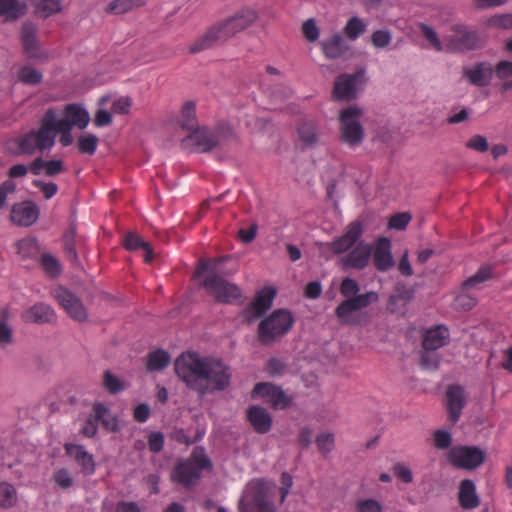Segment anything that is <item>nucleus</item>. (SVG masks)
Segmentation results:
<instances>
[{"mask_svg": "<svg viewBox=\"0 0 512 512\" xmlns=\"http://www.w3.org/2000/svg\"><path fill=\"white\" fill-rule=\"evenodd\" d=\"M174 370L189 389L201 395L224 390L230 384L229 368L219 359L204 354H179Z\"/></svg>", "mask_w": 512, "mask_h": 512, "instance_id": "f257e3e1", "label": "nucleus"}, {"mask_svg": "<svg viewBox=\"0 0 512 512\" xmlns=\"http://www.w3.org/2000/svg\"><path fill=\"white\" fill-rule=\"evenodd\" d=\"M259 18L260 14L255 8L250 6L241 7L230 16L210 26L203 35L190 44L189 52L196 54L212 48L218 43L223 44L254 26Z\"/></svg>", "mask_w": 512, "mask_h": 512, "instance_id": "f03ea898", "label": "nucleus"}, {"mask_svg": "<svg viewBox=\"0 0 512 512\" xmlns=\"http://www.w3.org/2000/svg\"><path fill=\"white\" fill-rule=\"evenodd\" d=\"M236 138L233 126L225 121L218 122L213 128L198 127L182 140L185 145L191 142L197 152L207 153Z\"/></svg>", "mask_w": 512, "mask_h": 512, "instance_id": "7ed1b4c3", "label": "nucleus"}, {"mask_svg": "<svg viewBox=\"0 0 512 512\" xmlns=\"http://www.w3.org/2000/svg\"><path fill=\"white\" fill-rule=\"evenodd\" d=\"M274 485L264 479L250 481L239 500V512H275Z\"/></svg>", "mask_w": 512, "mask_h": 512, "instance_id": "20e7f679", "label": "nucleus"}, {"mask_svg": "<svg viewBox=\"0 0 512 512\" xmlns=\"http://www.w3.org/2000/svg\"><path fill=\"white\" fill-rule=\"evenodd\" d=\"M52 125L53 109L49 108L41 118L38 130H31L15 139V143L18 145L16 154L33 155L37 150L43 152L51 149L53 147Z\"/></svg>", "mask_w": 512, "mask_h": 512, "instance_id": "39448f33", "label": "nucleus"}, {"mask_svg": "<svg viewBox=\"0 0 512 512\" xmlns=\"http://www.w3.org/2000/svg\"><path fill=\"white\" fill-rule=\"evenodd\" d=\"M294 317L287 309H277L262 319L257 328V339L264 346L281 340L293 327Z\"/></svg>", "mask_w": 512, "mask_h": 512, "instance_id": "423d86ee", "label": "nucleus"}, {"mask_svg": "<svg viewBox=\"0 0 512 512\" xmlns=\"http://www.w3.org/2000/svg\"><path fill=\"white\" fill-rule=\"evenodd\" d=\"M210 467L211 462L205 455L204 449L195 448L189 459L175 466L171 476L173 481L190 487L200 478L202 470Z\"/></svg>", "mask_w": 512, "mask_h": 512, "instance_id": "0eeeda50", "label": "nucleus"}, {"mask_svg": "<svg viewBox=\"0 0 512 512\" xmlns=\"http://www.w3.org/2000/svg\"><path fill=\"white\" fill-rule=\"evenodd\" d=\"M363 110L356 106H349L340 110V140L349 146H358L364 138V129L360 123Z\"/></svg>", "mask_w": 512, "mask_h": 512, "instance_id": "6e6552de", "label": "nucleus"}, {"mask_svg": "<svg viewBox=\"0 0 512 512\" xmlns=\"http://www.w3.org/2000/svg\"><path fill=\"white\" fill-rule=\"evenodd\" d=\"M446 49L450 52H467L482 47L483 41L475 29L465 24H453L450 33L444 38Z\"/></svg>", "mask_w": 512, "mask_h": 512, "instance_id": "1a4fd4ad", "label": "nucleus"}, {"mask_svg": "<svg viewBox=\"0 0 512 512\" xmlns=\"http://www.w3.org/2000/svg\"><path fill=\"white\" fill-rule=\"evenodd\" d=\"M208 294L220 303H232L242 296L240 288L220 276L215 269L211 270L201 283Z\"/></svg>", "mask_w": 512, "mask_h": 512, "instance_id": "9d476101", "label": "nucleus"}, {"mask_svg": "<svg viewBox=\"0 0 512 512\" xmlns=\"http://www.w3.org/2000/svg\"><path fill=\"white\" fill-rule=\"evenodd\" d=\"M365 79V69H359L352 74H341L336 77L332 96L338 101H351L357 98V84H363Z\"/></svg>", "mask_w": 512, "mask_h": 512, "instance_id": "9b49d317", "label": "nucleus"}, {"mask_svg": "<svg viewBox=\"0 0 512 512\" xmlns=\"http://www.w3.org/2000/svg\"><path fill=\"white\" fill-rule=\"evenodd\" d=\"M448 462L454 467L472 470L485 460V452L474 446H454L447 453Z\"/></svg>", "mask_w": 512, "mask_h": 512, "instance_id": "f8f14e48", "label": "nucleus"}, {"mask_svg": "<svg viewBox=\"0 0 512 512\" xmlns=\"http://www.w3.org/2000/svg\"><path fill=\"white\" fill-rule=\"evenodd\" d=\"M319 45L323 55L329 60H348L354 57L352 46L339 31H333Z\"/></svg>", "mask_w": 512, "mask_h": 512, "instance_id": "ddd939ff", "label": "nucleus"}, {"mask_svg": "<svg viewBox=\"0 0 512 512\" xmlns=\"http://www.w3.org/2000/svg\"><path fill=\"white\" fill-rule=\"evenodd\" d=\"M276 294V289L271 286L259 290L253 301L244 309V320L251 324L260 319L272 307Z\"/></svg>", "mask_w": 512, "mask_h": 512, "instance_id": "4468645a", "label": "nucleus"}, {"mask_svg": "<svg viewBox=\"0 0 512 512\" xmlns=\"http://www.w3.org/2000/svg\"><path fill=\"white\" fill-rule=\"evenodd\" d=\"M256 396L261 397L277 410L286 409L293 402V398L286 394L281 387L268 382H260L254 386L252 397Z\"/></svg>", "mask_w": 512, "mask_h": 512, "instance_id": "2eb2a0df", "label": "nucleus"}, {"mask_svg": "<svg viewBox=\"0 0 512 512\" xmlns=\"http://www.w3.org/2000/svg\"><path fill=\"white\" fill-rule=\"evenodd\" d=\"M378 298V294L374 291L360 295L357 294L340 303L335 310V314L342 323L353 324L354 321L351 319V314L368 307L371 303L377 302Z\"/></svg>", "mask_w": 512, "mask_h": 512, "instance_id": "dca6fc26", "label": "nucleus"}, {"mask_svg": "<svg viewBox=\"0 0 512 512\" xmlns=\"http://www.w3.org/2000/svg\"><path fill=\"white\" fill-rule=\"evenodd\" d=\"M52 296L75 321L84 322L87 319L83 303L68 289L59 286L52 291Z\"/></svg>", "mask_w": 512, "mask_h": 512, "instance_id": "f3484780", "label": "nucleus"}, {"mask_svg": "<svg viewBox=\"0 0 512 512\" xmlns=\"http://www.w3.org/2000/svg\"><path fill=\"white\" fill-rule=\"evenodd\" d=\"M40 216L39 206L32 200H26L12 205L10 221L18 227H30Z\"/></svg>", "mask_w": 512, "mask_h": 512, "instance_id": "a211bd4d", "label": "nucleus"}, {"mask_svg": "<svg viewBox=\"0 0 512 512\" xmlns=\"http://www.w3.org/2000/svg\"><path fill=\"white\" fill-rule=\"evenodd\" d=\"M445 397L448 420L455 424L460 419L462 411L466 406L465 389L459 384H451L446 389Z\"/></svg>", "mask_w": 512, "mask_h": 512, "instance_id": "6ab92c4d", "label": "nucleus"}, {"mask_svg": "<svg viewBox=\"0 0 512 512\" xmlns=\"http://www.w3.org/2000/svg\"><path fill=\"white\" fill-rule=\"evenodd\" d=\"M363 233V224L361 221L356 220L351 222L346 232L339 238L330 243V247L335 254H342L347 252L359 240Z\"/></svg>", "mask_w": 512, "mask_h": 512, "instance_id": "aec40b11", "label": "nucleus"}, {"mask_svg": "<svg viewBox=\"0 0 512 512\" xmlns=\"http://www.w3.org/2000/svg\"><path fill=\"white\" fill-rule=\"evenodd\" d=\"M23 319L27 323L52 325L57 322V315L55 310L49 304L37 302L25 311Z\"/></svg>", "mask_w": 512, "mask_h": 512, "instance_id": "412c9836", "label": "nucleus"}, {"mask_svg": "<svg viewBox=\"0 0 512 512\" xmlns=\"http://www.w3.org/2000/svg\"><path fill=\"white\" fill-rule=\"evenodd\" d=\"M372 247L365 242H359L346 256L340 259L344 268L364 269L370 260Z\"/></svg>", "mask_w": 512, "mask_h": 512, "instance_id": "4be33fe9", "label": "nucleus"}, {"mask_svg": "<svg viewBox=\"0 0 512 512\" xmlns=\"http://www.w3.org/2000/svg\"><path fill=\"white\" fill-rule=\"evenodd\" d=\"M450 341V333L446 326L436 325L424 332L422 345L428 351H435L447 345Z\"/></svg>", "mask_w": 512, "mask_h": 512, "instance_id": "5701e85b", "label": "nucleus"}, {"mask_svg": "<svg viewBox=\"0 0 512 512\" xmlns=\"http://www.w3.org/2000/svg\"><path fill=\"white\" fill-rule=\"evenodd\" d=\"M373 263L378 271L386 272L394 265V259L391 253V242L388 238L378 239L373 251Z\"/></svg>", "mask_w": 512, "mask_h": 512, "instance_id": "b1692460", "label": "nucleus"}, {"mask_svg": "<svg viewBox=\"0 0 512 512\" xmlns=\"http://www.w3.org/2000/svg\"><path fill=\"white\" fill-rule=\"evenodd\" d=\"M492 75L493 68L487 62H478L473 67L463 69V76L477 87L487 86L492 79Z\"/></svg>", "mask_w": 512, "mask_h": 512, "instance_id": "393cba45", "label": "nucleus"}, {"mask_svg": "<svg viewBox=\"0 0 512 512\" xmlns=\"http://www.w3.org/2000/svg\"><path fill=\"white\" fill-rule=\"evenodd\" d=\"M57 121H64L68 123L71 128L77 127L78 129L83 130L87 127L90 121V116L85 108L79 104L73 103L65 106L63 117L61 119H57Z\"/></svg>", "mask_w": 512, "mask_h": 512, "instance_id": "a878e982", "label": "nucleus"}, {"mask_svg": "<svg viewBox=\"0 0 512 512\" xmlns=\"http://www.w3.org/2000/svg\"><path fill=\"white\" fill-rule=\"evenodd\" d=\"M247 420L259 434H266L271 430L272 417L268 411L260 406H251L246 413Z\"/></svg>", "mask_w": 512, "mask_h": 512, "instance_id": "bb28decb", "label": "nucleus"}, {"mask_svg": "<svg viewBox=\"0 0 512 512\" xmlns=\"http://www.w3.org/2000/svg\"><path fill=\"white\" fill-rule=\"evenodd\" d=\"M66 169L62 160L45 161L41 157L35 158L30 164V171L33 175H40L42 172L48 177H54Z\"/></svg>", "mask_w": 512, "mask_h": 512, "instance_id": "cd10ccee", "label": "nucleus"}, {"mask_svg": "<svg viewBox=\"0 0 512 512\" xmlns=\"http://www.w3.org/2000/svg\"><path fill=\"white\" fill-rule=\"evenodd\" d=\"M27 12L25 2L19 0H0V17L6 22H14Z\"/></svg>", "mask_w": 512, "mask_h": 512, "instance_id": "c85d7f7f", "label": "nucleus"}, {"mask_svg": "<svg viewBox=\"0 0 512 512\" xmlns=\"http://www.w3.org/2000/svg\"><path fill=\"white\" fill-rule=\"evenodd\" d=\"M93 416L97 423H101L103 428L115 432L119 428L117 417L102 403H95L92 407Z\"/></svg>", "mask_w": 512, "mask_h": 512, "instance_id": "c756f323", "label": "nucleus"}, {"mask_svg": "<svg viewBox=\"0 0 512 512\" xmlns=\"http://www.w3.org/2000/svg\"><path fill=\"white\" fill-rule=\"evenodd\" d=\"M298 136L305 147H314L320 142L319 128L313 121L303 120L297 128Z\"/></svg>", "mask_w": 512, "mask_h": 512, "instance_id": "7c9ffc66", "label": "nucleus"}, {"mask_svg": "<svg viewBox=\"0 0 512 512\" xmlns=\"http://www.w3.org/2000/svg\"><path fill=\"white\" fill-rule=\"evenodd\" d=\"M458 499L461 507L464 509H474L479 505L476 488L471 480L465 479L461 481Z\"/></svg>", "mask_w": 512, "mask_h": 512, "instance_id": "2f4dec72", "label": "nucleus"}, {"mask_svg": "<svg viewBox=\"0 0 512 512\" xmlns=\"http://www.w3.org/2000/svg\"><path fill=\"white\" fill-rule=\"evenodd\" d=\"M21 40L25 52L30 58L37 56L36 27L31 22H25L21 28Z\"/></svg>", "mask_w": 512, "mask_h": 512, "instance_id": "473e14b6", "label": "nucleus"}, {"mask_svg": "<svg viewBox=\"0 0 512 512\" xmlns=\"http://www.w3.org/2000/svg\"><path fill=\"white\" fill-rule=\"evenodd\" d=\"M180 114V126L182 129L191 133L199 127L196 117V103L194 101H186L181 108Z\"/></svg>", "mask_w": 512, "mask_h": 512, "instance_id": "72a5a7b5", "label": "nucleus"}, {"mask_svg": "<svg viewBox=\"0 0 512 512\" xmlns=\"http://www.w3.org/2000/svg\"><path fill=\"white\" fill-rule=\"evenodd\" d=\"M493 278V269L490 265L481 266L478 271L463 281L460 290H471L477 288L480 284Z\"/></svg>", "mask_w": 512, "mask_h": 512, "instance_id": "f704fd0d", "label": "nucleus"}, {"mask_svg": "<svg viewBox=\"0 0 512 512\" xmlns=\"http://www.w3.org/2000/svg\"><path fill=\"white\" fill-rule=\"evenodd\" d=\"M367 30L366 23L359 17H351L343 28L344 37L347 40L355 41L362 36Z\"/></svg>", "mask_w": 512, "mask_h": 512, "instance_id": "c9c22d12", "label": "nucleus"}, {"mask_svg": "<svg viewBox=\"0 0 512 512\" xmlns=\"http://www.w3.org/2000/svg\"><path fill=\"white\" fill-rule=\"evenodd\" d=\"M72 128L68 125V123L64 121H57L56 111L53 109V125H52V134H53V145L55 144V138L57 133H60V143L63 146H69L73 142V137L71 135Z\"/></svg>", "mask_w": 512, "mask_h": 512, "instance_id": "e433bc0d", "label": "nucleus"}, {"mask_svg": "<svg viewBox=\"0 0 512 512\" xmlns=\"http://www.w3.org/2000/svg\"><path fill=\"white\" fill-rule=\"evenodd\" d=\"M18 495L16 488L8 482H0V507L9 509L16 505Z\"/></svg>", "mask_w": 512, "mask_h": 512, "instance_id": "4c0bfd02", "label": "nucleus"}, {"mask_svg": "<svg viewBox=\"0 0 512 512\" xmlns=\"http://www.w3.org/2000/svg\"><path fill=\"white\" fill-rule=\"evenodd\" d=\"M478 304L477 297L469 290H460L454 299V308L461 311H470Z\"/></svg>", "mask_w": 512, "mask_h": 512, "instance_id": "58836bf2", "label": "nucleus"}, {"mask_svg": "<svg viewBox=\"0 0 512 512\" xmlns=\"http://www.w3.org/2000/svg\"><path fill=\"white\" fill-rule=\"evenodd\" d=\"M419 30L424 37V39L429 43V46L433 48L437 52L444 51V44L441 42L437 32L429 25L425 23H420L418 25Z\"/></svg>", "mask_w": 512, "mask_h": 512, "instance_id": "ea45409f", "label": "nucleus"}, {"mask_svg": "<svg viewBox=\"0 0 512 512\" xmlns=\"http://www.w3.org/2000/svg\"><path fill=\"white\" fill-rule=\"evenodd\" d=\"M75 238H76V228L72 224V225H70L69 230L63 236L65 254L71 262L78 261V255H77L76 248H75V243H76Z\"/></svg>", "mask_w": 512, "mask_h": 512, "instance_id": "a19ab883", "label": "nucleus"}, {"mask_svg": "<svg viewBox=\"0 0 512 512\" xmlns=\"http://www.w3.org/2000/svg\"><path fill=\"white\" fill-rule=\"evenodd\" d=\"M18 79L26 85H37L42 81V73L31 66H24L18 70Z\"/></svg>", "mask_w": 512, "mask_h": 512, "instance_id": "79ce46f5", "label": "nucleus"}, {"mask_svg": "<svg viewBox=\"0 0 512 512\" xmlns=\"http://www.w3.org/2000/svg\"><path fill=\"white\" fill-rule=\"evenodd\" d=\"M170 363V354H148L146 368L150 372L161 371Z\"/></svg>", "mask_w": 512, "mask_h": 512, "instance_id": "37998d69", "label": "nucleus"}, {"mask_svg": "<svg viewBox=\"0 0 512 512\" xmlns=\"http://www.w3.org/2000/svg\"><path fill=\"white\" fill-rule=\"evenodd\" d=\"M97 145L98 138L94 134H82L78 138V148L81 153L93 155Z\"/></svg>", "mask_w": 512, "mask_h": 512, "instance_id": "c03bdc74", "label": "nucleus"}, {"mask_svg": "<svg viewBox=\"0 0 512 512\" xmlns=\"http://www.w3.org/2000/svg\"><path fill=\"white\" fill-rule=\"evenodd\" d=\"M103 385L110 394H117L124 390V383L109 370L104 372Z\"/></svg>", "mask_w": 512, "mask_h": 512, "instance_id": "a18cd8bd", "label": "nucleus"}, {"mask_svg": "<svg viewBox=\"0 0 512 512\" xmlns=\"http://www.w3.org/2000/svg\"><path fill=\"white\" fill-rule=\"evenodd\" d=\"M335 437L333 433H321L316 437V446L320 453L328 454L334 449Z\"/></svg>", "mask_w": 512, "mask_h": 512, "instance_id": "49530a36", "label": "nucleus"}, {"mask_svg": "<svg viewBox=\"0 0 512 512\" xmlns=\"http://www.w3.org/2000/svg\"><path fill=\"white\" fill-rule=\"evenodd\" d=\"M122 244L129 251H135L143 247L148 248V242L144 241L137 233L131 231L125 234Z\"/></svg>", "mask_w": 512, "mask_h": 512, "instance_id": "de8ad7c7", "label": "nucleus"}, {"mask_svg": "<svg viewBox=\"0 0 512 512\" xmlns=\"http://www.w3.org/2000/svg\"><path fill=\"white\" fill-rule=\"evenodd\" d=\"M41 265L51 277H56L60 274V264L51 254H43L41 256Z\"/></svg>", "mask_w": 512, "mask_h": 512, "instance_id": "09e8293b", "label": "nucleus"}, {"mask_svg": "<svg viewBox=\"0 0 512 512\" xmlns=\"http://www.w3.org/2000/svg\"><path fill=\"white\" fill-rule=\"evenodd\" d=\"M452 444V435L445 430H436L433 432V445L438 450L448 449Z\"/></svg>", "mask_w": 512, "mask_h": 512, "instance_id": "8fccbe9b", "label": "nucleus"}, {"mask_svg": "<svg viewBox=\"0 0 512 512\" xmlns=\"http://www.w3.org/2000/svg\"><path fill=\"white\" fill-rule=\"evenodd\" d=\"M302 33L305 39L313 43L318 40L320 35V30L316 25V21L313 18L307 19L301 27Z\"/></svg>", "mask_w": 512, "mask_h": 512, "instance_id": "3c124183", "label": "nucleus"}, {"mask_svg": "<svg viewBox=\"0 0 512 512\" xmlns=\"http://www.w3.org/2000/svg\"><path fill=\"white\" fill-rule=\"evenodd\" d=\"M392 40L389 30H376L371 35V43L376 48H386Z\"/></svg>", "mask_w": 512, "mask_h": 512, "instance_id": "603ef678", "label": "nucleus"}, {"mask_svg": "<svg viewBox=\"0 0 512 512\" xmlns=\"http://www.w3.org/2000/svg\"><path fill=\"white\" fill-rule=\"evenodd\" d=\"M411 219L412 216L409 212L396 213L390 218L388 227L400 231L404 230Z\"/></svg>", "mask_w": 512, "mask_h": 512, "instance_id": "864d4df0", "label": "nucleus"}, {"mask_svg": "<svg viewBox=\"0 0 512 512\" xmlns=\"http://www.w3.org/2000/svg\"><path fill=\"white\" fill-rule=\"evenodd\" d=\"M355 508L357 512H382V504L375 499H362L356 502Z\"/></svg>", "mask_w": 512, "mask_h": 512, "instance_id": "5fc2aeb1", "label": "nucleus"}, {"mask_svg": "<svg viewBox=\"0 0 512 512\" xmlns=\"http://www.w3.org/2000/svg\"><path fill=\"white\" fill-rule=\"evenodd\" d=\"M360 291L359 283L352 278H344L340 285V293L346 297V299L351 298L358 294Z\"/></svg>", "mask_w": 512, "mask_h": 512, "instance_id": "6e6d98bb", "label": "nucleus"}, {"mask_svg": "<svg viewBox=\"0 0 512 512\" xmlns=\"http://www.w3.org/2000/svg\"><path fill=\"white\" fill-rule=\"evenodd\" d=\"M132 7L133 4L131 0H114L108 4V6L106 7V12L115 15H120L127 13L132 9Z\"/></svg>", "mask_w": 512, "mask_h": 512, "instance_id": "4d7b16f0", "label": "nucleus"}, {"mask_svg": "<svg viewBox=\"0 0 512 512\" xmlns=\"http://www.w3.org/2000/svg\"><path fill=\"white\" fill-rule=\"evenodd\" d=\"M440 354H420L419 365L422 369L434 371L440 364Z\"/></svg>", "mask_w": 512, "mask_h": 512, "instance_id": "13d9d810", "label": "nucleus"}, {"mask_svg": "<svg viewBox=\"0 0 512 512\" xmlns=\"http://www.w3.org/2000/svg\"><path fill=\"white\" fill-rule=\"evenodd\" d=\"M414 293V289L410 286H407L405 283L398 282L395 285L394 294L400 301H402L403 305L413 299Z\"/></svg>", "mask_w": 512, "mask_h": 512, "instance_id": "bf43d9fd", "label": "nucleus"}, {"mask_svg": "<svg viewBox=\"0 0 512 512\" xmlns=\"http://www.w3.org/2000/svg\"><path fill=\"white\" fill-rule=\"evenodd\" d=\"M466 147L484 153L488 151L489 144L485 136L474 135L466 142Z\"/></svg>", "mask_w": 512, "mask_h": 512, "instance_id": "052dcab7", "label": "nucleus"}, {"mask_svg": "<svg viewBox=\"0 0 512 512\" xmlns=\"http://www.w3.org/2000/svg\"><path fill=\"white\" fill-rule=\"evenodd\" d=\"M37 9L39 12L43 13L44 17H48L53 13L59 12L61 10V4L56 0H42L38 4Z\"/></svg>", "mask_w": 512, "mask_h": 512, "instance_id": "680f3d73", "label": "nucleus"}, {"mask_svg": "<svg viewBox=\"0 0 512 512\" xmlns=\"http://www.w3.org/2000/svg\"><path fill=\"white\" fill-rule=\"evenodd\" d=\"M16 191V183L13 180H5L0 184V209L7 204V197Z\"/></svg>", "mask_w": 512, "mask_h": 512, "instance_id": "e2e57ef3", "label": "nucleus"}, {"mask_svg": "<svg viewBox=\"0 0 512 512\" xmlns=\"http://www.w3.org/2000/svg\"><path fill=\"white\" fill-rule=\"evenodd\" d=\"M54 480L56 484L63 489H67L73 484V479L69 471L65 468L59 469L54 473Z\"/></svg>", "mask_w": 512, "mask_h": 512, "instance_id": "0e129e2a", "label": "nucleus"}, {"mask_svg": "<svg viewBox=\"0 0 512 512\" xmlns=\"http://www.w3.org/2000/svg\"><path fill=\"white\" fill-rule=\"evenodd\" d=\"M32 184L41 190L45 199H51L58 191V186L53 182L46 183L41 180H34Z\"/></svg>", "mask_w": 512, "mask_h": 512, "instance_id": "69168bd1", "label": "nucleus"}, {"mask_svg": "<svg viewBox=\"0 0 512 512\" xmlns=\"http://www.w3.org/2000/svg\"><path fill=\"white\" fill-rule=\"evenodd\" d=\"M490 26L504 29L512 28V14L494 15L488 20Z\"/></svg>", "mask_w": 512, "mask_h": 512, "instance_id": "338daca9", "label": "nucleus"}, {"mask_svg": "<svg viewBox=\"0 0 512 512\" xmlns=\"http://www.w3.org/2000/svg\"><path fill=\"white\" fill-rule=\"evenodd\" d=\"M149 450L153 453H158L163 449L164 436L161 432H152L148 437Z\"/></svg>", "mask_w": 512, "mask_h": 512, "instance_id": "774afa93", "label": "nucleus"}]
</instances>
